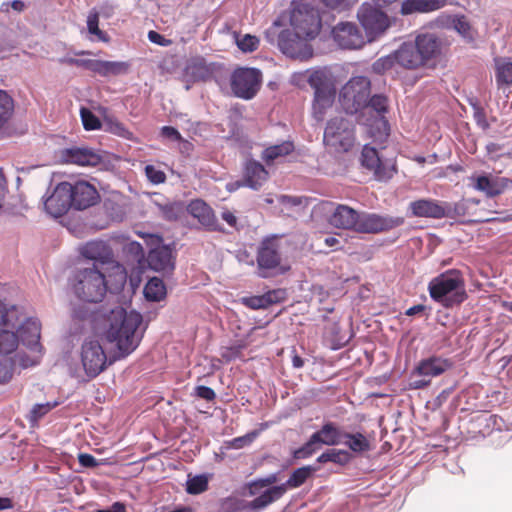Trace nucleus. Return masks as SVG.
<instances>
[{"mask_svg": "<svg viewBox=\"0 0 512 512\" xmlns=\"http://www.w3.org/2000/svg\"><path fill=\"white\" fill-rule=\"evenodd\" d=\"M142 321V315L138 312H127L122 307L111 310L105 337L108 342L115 344L119 356L126 357L139 346L143 338V331L139 330Z\"/></svg>", "mask_w": 512, "mask_h": 512, "instance_id": "nucleus-1", "label": "nucleus"}, {"mask_svg": "<svg viewBox=\"0 0 512 512\" xmlns=\"http://www.w3.org/2000/svg\"><path fill=\"white\" fill-rule=\"evenodd\" d=\"M428 289L431 298L445 307L460 304L467 297L464 290V279L460 271L456 269L448 270L433 278Z\"/></svg>", "mask_w": 512, "mask_h": 512, "instance_id": "nucleus-2", "label": "nucleus"}, {"mask_svg": "<svg viewBox=\"0 0 512 512\" xmlns=\"http://www.w3.org/2000/svg\"><path fill=\"white\" fill-rule=\"evenodd\" d=\"M72 287L80 300L90 303L101 302L107 291L105 275L96 265L78 269Z\"/></svg>", "mask_w": 512, "mask_h": 512, "instance_id": "nucleus-3", "label": "nucleus"}, {"mask_svg": "<svg viewBox=\"0 0 512 512\" xmlns=\"http://www.w3.org/2000/svg\"><path fill=\"white\" fill-rule=\"evenodd\" d=\"M282 246V238L276 235L261 241L256 254L258 275L261 278L281 275L290 269V266L282 261Z\"/></svg>", "mask_w": 512, "mask_h": 512, "instance_id": "nucleus-4", "label": "nucleus"}, {"mask_svg": "<svg viewBox=\"0 0 512 512\" xmlns=\"http://www.w3.org/2000/svg\"><path fill=\"white\" fill-rule=\"evenodd\" d=\"M355 125L343 116L328 120L323 134V144L331 153L349 152L355 144Z\"/></svg>", "mask_w": 512, "mask_h": 512, "instance_id": "nucleus-5", "label": "nucleus"}, {"mask_svg": "<svg viewBox=\"0 0 512 512\" xmlns=\"http://www.w3.org/2000/svg\"><path fill=\"white\" fill-rule=\"evenodd\" d=\"M371 82L365 76L351 78L341 89L339 102L346 113L354 114L366 107Z\"/></svg>", "mask_w": 512, "mask_h": 512, "instance_id": "nucleus-6", "label": "nucleus"}, {"mask_svg": "<svg viewBox=\"0 0 512 512\" xmlns=\"http://www.w3.org/2000/svg\"><path fill=\"white\" fill-rule=\"evenodd\" d=\"M290 24L298 38L314 39L321 30L319 12L308 4H298L292 10Z\"/></svg>", "mask_w": 512, "mask_h": 512, "instance_id": "nucleus-7", "label": "nucleus"}, {"mask_svg": "<svg viewBox=\"0 0 512 512\" xmlns=\"http://www.w3.org/2000/svg\"><path fill=\"white\" fill-rule=\"evenodd\" d=\"M342 431L334 422H326L314 432L309 440L300 448L295 450L294 457L305 459L315 453L322 445L335 446L342 443Z\"/></svg>", "mask_w": 512, "mask_h": 512, "instance_id": "nucleus-8", "label": "nucleus"}, {"mask_svg": "<svg viewBox=\"0 0 512 512\" xmlns=\"http://www.w3.org/2000/svg\"><path fill=\"white\" fill-rule=\"evenodd\" d=\"M261 84L262 73L257 68L239 67L231 74V90L238 98L252 99L258 93Z\"/></svg>", "mask_w": 512, "mask_h": 512, "instance_id": "nucleus-9", "label": "nucleus"}, {"mask_svg": "<svg viewBox=\"0 0 512 512\" xmlns=\"http://www.w3.org/2000/svg\"><path fill=\"white\" fill-rule=\"evenodd\" d=\"M412 216L441 219L462 215L463 206L435 199H419L409 204Z\"/></svg>", "mask_w": 512, "mask_h": 512, "instance_id": "nucleus-10", "label": "nucleus"}, {"mask_svg": "<svg viewBox=\"0 0 512 512\" xmlns=\"http://www.w3.org/2000/svg\"><path fill=\"white\" fill-rule=\"evenodd\" d=\"M358 19L365 30L367 40L372 42L382 36L390 27L388 16L381 10L364 4L358 11Z\"/></svg>", "mask_w": 512, "mask_h": 512, "instance_id": "nucleus-11", "label": "nucleus"}, {"mask_svg": "<svg viewBox=\"0 0 512 512\" xmlns=\"http://www.w3.org/2000/svg\"><path fill=\"white\" fill-rule=\"evenodd\" d=\"M361 164L373 173L375 180L387 182L397 173V165L394 160H381L378 151L369 145H365L361 152Z\"/></svg>", "mask_w": 512, "mask_h": 512, "instance_id": "nucleus-12", "label": "nucleus"}, {"mask_svg": "<svg viewBox=\"0 0 512 512\" xmlns=\"http://www.w3.org/2000/svg\"><path fill=\"white\" fill-rule=\"evenodd\" d=\"M81 362L85 373L94 378L107 366V355L99 341L85 340L81 347Z\"/></svg>", "mask_w": 512, "mask_h": 512, "instance_id": "nucleus-13", "label": "nucleus"}, {"mask_svg": "<svg viewBox=\"0 0 512 512\" xmlns=\"http://www.w3.org/2000/svg\"><path fill=\"white\" fill-rule=\"evenodd\" d=\"M403 217L382 216L376 213H359L356 232L377 234L401 226Z\"/></svg>", "mask_w": 512, "mask_h": 512, "instance_id": "nucleus-14", "label": "nucleus"}, {"mask_svg": "<svg viewBox=\"0 0 512 512\" xmlns=\"http://www.w3.org/2000/svg\"><path fill=\"white\" fill-rule=\"evenodd\" d=\"M278 491V488H269L252 501L228 497L224 501V507L229 512H258L277 501Z\"/></svg>", "mask_w": 512, "mask_h": 512, "instance_id": "nucleus-15", "label": "nucleus"}, {"mask_svg": "<svg viewBox=\"0 0 512 512\" xmlns=\"http://www.w3.org/2000/svg\"><path fill=\"white\" fill-rule=\"evenodd\" d=\"M71 206L75 210H86L96 205L100 200L97 189L87 181L67 182Z\"/></svg>", "mask_w": 512, "mask_h": 512, "instance_id": "nucleus-16", "label": "nucleus"}, {"mask_svg": "<svg viewBox=\"0 0 512 512\" xmlns=\"http://www.w3.org/2000/svg\"><path fill=\"white\" fill-rule=\"evenodd\" d=\"M79 254L90 261H93L92 266H98L101 270L105 265H116L118 263L114 259V253L111 246L103 240H92L81 245Z\"/></svg>", "mask_w": 512, "mask_h": 512, "instance_id": "nucleus-17", "label": "nucleus"}, {"mask_svg": "<svg viewBox=\"0 0 512 512\" xmlns=\"http://www.w3.org/2000/svg\"><path fill=\"white\" fill-rule=\"evenodd\" d=\"M334 41L343 49H360L366 38L360 28L353 22H339L332 29Z\"/></svg>", "mask_w": 512, "mask_h": 512, "instance_id": "nucleus-18", "label": "nucleus"}, {"mask_svg": "<svg viewBox=\"0 0 512 512\" xmlns=\"http://www.w3.org/2000/svg\"><path fill=\"white\" fill-rule=\"evenodd\" d=\"M68 191L67 181L56 185L52 194L44 201V209L48 215L59 218L72 208Z\"/></svg>", "mask_w": 512, "mask_h": 512, "instance_id": "nucleus-19", "label": "nucleus"}, {"mask_svg": "<svg viewBox=\"0 0 512 512\" xmlns=\"http://www.w3.org/2000/svg\"><path fill=\"white\" fill-rule=\"evenodd\" d=\"M185 211L198 219L208 230L218 231L220 229L213 210L204 201L199 199L191 201Z\"/></svg>", "mask_w": 512, "mask_h": 512, "instance_id": "nucleus-20", "label": "nucleus"}, {"mask_svg": "<svg viewBox=\"0 0 512 512\" xmlns=\"http://www.w3.org/2000/svg\"><path fill=\"white\" fill-rule=\"evenodd\" d=\"M149 267L157 272L170 273L174 269L172 250L168 246L152 249L147 257Z\"/></svg>", "mask_w": 512, "mask_h": 512, "instance_id": "nucleus-21", "label": "nucleus"}, {"mask_svg": "<svg viewBox=\"0 0 512 512\" xmlns=\"http://www.w3.org/2000/svg\"><path fill=\"white\" fill-rule=\"evenodd\" d=\"M359 213L353 208L339 204L329 217V223L338 228L356 231Z\"/></svg>", "mask_w": 512, "mask_h": 512, "instance_id": "nucleus-22", "label": "nucleus"}, {"mask_svg": "<svg viewBox=\"0 0 512 512\" xmlns=\"http://www.w3.org/2000/svg\"><path fill=\"white\" fill-rule=\"evenodd\" d=\"M307 82L314 89V95L336 94L335 80L327 69H317L312 71Z\"/></svg>", "mask_w": 512, "mask_h": 512, "instance_id": "nucleus-23", "label": "nucleus"}, {"mask_svg": "<svg viewBox=\"0 0 512 512\" xmlns=\"http://www.w3.org/2000/svg\"><path fill=\"white\" fill-rule=\"evenodd\" d=\"M452 367V362L449 359L442 357L432 356L422 359L415 367L413 374L424 377H437L446 372Z\"/></svg>", "mask_w": 512, "mask_h": 512, "instance_id": "nucleus-24", "label": "nucleus"}, {"mask_svg": "<svg viewBox=\"0 0 512 512\" xmlns=\"http://www.w3.org/2000/svg\"><path fill=\"white\" fill-rule=\"evenodd\" d=\"M269 173L256 160H248L243 171V185L258 190L268 179Z\"/></svg>", "mask_w": 512, "mask_h": 512, "instance_id": "nucleus-25", "label": "nucleus"}, {"mask_svg": "<svg viewBox=\"0 0 512 512\" xmlns=\"http://www.w3.org/2000/svg\"><path fill=\"white\" fill-rule=\"evenodd\" d=\"M415 47L422 57L424 65L432 59L438 57L441 53V42L437 36L431 33L420 34L416 37Z\"/></svg>", "mask_w": 512, "mask_h": 512, "instance_id": "nucleus-26", "label": "nucleus"}, {"mask_svg": "<svg viewBox=\"0 0 512 512\" xmlns=\"http://www.w3.org/2000/svg\"><path fill=\"white\" fill-rule=\"evenodd\" d=\"M394 58L399 66L408 70H414L424 66L422 57L417 51V47H415L414 43L411 42L403 43L394 52Z\"/></svg>", "mask_w": 512, "mask_h": 512, "instance_id": "nucleus-27", "label": "nucleus"}, {"mask_svg": "<svg viewBox=\"0 0 512 512\" xmlns=\"http://www.w3.org/2000/svg\"><path fill=\"white\" fill-rule=\"evenodd\" d=\"M474 187L484 192L488 197H495L512 188V179L506 177L490 179L488 176H478Z\"/></svg>", "mask_w": 512, "mask_h": 512, "instance_id": "nucleus-28", "label": "nucleus"}, {"mask_svg": "<svg viewBox=\"0 0 512 512\" xmlns=\"http://www.w3.org/2000/svg\"><path fill=\"white\" fill-rule=\"evenodd\" d=\"M21 342L32 350L40 348L41 324L37 319L28 318L18 329Z\"/></svg>", "mask_w": 512, "mask_h": 512, "instance_id": "nucleus-29", "label": "nucleus"}, {"mask_svg": "<svg viewBox=\"0 0 512 512\" xmlns=\"http://www.w3.org/2000/svg\"><path fill=\"white\" fill-rule=\"evenodd\" d=\"M314 468L311 466H303L292 472L288 480L278 486H273L272 488H278L277 500L280 499L287 491L288 488H298L303 485L309 477L312 476Z\"/></svg>", "mask_w": 512, "mask_h": 512, "instance_id": "nucleus-30", "label": "nucleus"}, {"mask_svg": "<svg viewBox=\"0 0 512 512\" xmlns=\"http://www.w3.org/2000/svg\"><path fill=\"white\" fill-rule=\"evenodd\" d=\"M214 68L203 58H194L186 66V74L194 81H208L213 77Z\"/></svg>", "mask_w": 512, "mask_h": 512, "instance_id": "nucleus-31", "label": "nucleus"}, {"mask_svg": "<svg viewBox=\"0 0 512 512\" xmlns=\"http://www.w3.org/2000/svg\"><path fill=\"white\" fill-rule=\"evenodd\" d=\"M65 157L67 162L80 166H95L100 161V157L96 153L81 148L67 149Z\"/></svg>", "mask_w": 512, "mask_h": 512, "instance_id": "nucleus-32", "label": "nucleus"}, {"mask_svg": "<svg viewBox=\"0 0 512 512\" xmlns=\"http://www.w3.org/2000/svg\"><path fill=\"white\" fill-rule=\"evenodd\" d=\"M294 149L295 146L292 141H284L280 144L272 145L264 149L261 154V158L267 165H271L274 161L291 154Z\"/></svg>", "mask_w": 512, "mask_h": 512, "instance_id": "nucleus-33", "label": "nucleus"}, {"mask_svg": "<svg viewBox=\"0 0 512 512\" xmlns=\"http://www.w3.org/2000/svg\"><path fill=\"white\" fill-rule=\"evenodd\" d=\"M130 63L126 61H104L98 60L97 72L96 74L108 77V76H118L122 74L128 73L130 70Z\"/></svg>", "mask_w": 512, "mask_h": 512, "instance_id": "nucleus-34", "label": "nucleus"}, {"mask_svg": "<svg viewBox=\"0 0 512 512\" xmlns=\"http://www.w3.org/2000/svg\"><path fill=\"white\" fill-rule=\"evenodd\" d=\"M298 39L295 31L293 33L289 30H283L278 36V46L284 54L290 57H296L298 54V46L300 45Z\"/></svg>", "mask_w": 512, "mask_h": 512, "instance_id": "nucleus-35", "label": "nucleus"}, {"mask_svg": "<svg viewBox=\"0 0 512 512\" xmlns=\"http://www.w3.org/2000/svg\"><path fill=\"white\" fill-rule=\"evenodd\" d=\"M336 94L314 95L312 115L318 122H322L327 110L332 107Z\"/></svg>", "mask_w": 512, "mask_h": 512, "instance_id": "nucleus-36", "label": "nucleus"}, {"mask_svg": "<svg viewBox=\"0 0 512 512\" xmlns=\"http://www.w3.org/2000/svg\"><path fill=\"white\" fill-rule=\"evenodd\" d=\"M14 114V100L4 90H0V129L4 128Z\"/></svg>", "mask_w": 512, "mask_h": 512, "instance_id": "nucleus-37", "label": "nucleus"}, {"mask_svg": "<svg viewBox=\"0 0 512 512\" xmlns=\"http://www.w3.org/2000/svg\"><path fill=\"white\" fill-rule=\"evenodd\" d=\"M144 295L149 301H160L166 296V288L160 278H151L144 287Z\"/></svg>", "mask_w": 512, "mask_h": 512, "instance_id": "nucleus-38", "label": "nucleus"}, {"mask_svg": "<svg viewBox=\"0 0 512 512\" xmlns=\"http://www.w3.org/2000/svg\"><path fill=\"white\" fill-rule=\"evenodd\" d=\"M346 441L344 444L349 447L353 452L361 453L370 449V444L367 438L362 433H342V440Z\"/></svg>", "mask_w": 512, "mask_h": 512, "instance_id": "nucleus-39", "label": "nucleus"}, {"mask_svg": "<svg viewBox=\"0 0 512 512\" xmlns=\"http://www.w3.org/2000/svg\"><path fill=\"white\" fill-rule=\"evenodd\" d=\"M157 207L161 217L167 221H176L185 213V207L181 202L157 204Z\"/></svg>", "mask_w": 512, "mask_h": 512, "instance_id": "nucleus-40", "label": "nucleus"}, {"mask_svg": "<svg viewBox=\"0 0 512 512\" xmlns=\"http://www.w3.org/2000/svg\"><path fill=\"white\" fill-rule=\"evenodd\" d=\"M105 131L117 135L119 137L130 140L133 138V133L115 117L104 118Z\"/></svg>", "mask_w": 512, "mask_h": 512, "instance_id": "nucleus-41", "label": "nucleus"}, {"mask_svg": "<svg viewBox=\"0 0 512 512\" xmlns=\"http://www.w3.org/2000/svg\"><path fill=\"white\" fill-rule=\"evenodd\" d=\"M349 460L350 454L346 450L341 449H329L317 458L319 463L332 462L339 465H345Z\"/></svg>", "mask_w": 512, "mask_h": 512, "instance_id": "nucleus-42", "label": "nucleus"}, {"mask_svg": "<svg viewBox=\"0 0 512 512\" xmlns=\"http://www.w3.org/2000/svg\"><path fill=\"white\" fill-rule=\"evenodd\" d=\"M18 334L7 329L0 331V354H9L16 350L19 342Z\"/></svg>", "mask_w": 512, "mask_h": 512, "instance_id": "nucleus-43", "label": "nucleus"}, {"mask_svg": "<svg viewBox=\"0 0 512 512\" xmlns=\"http://www.w3.org/2000/svg\"><path fill=\"white\" fill-rule=\"evenodd\" d=\"M209 479L205 474L191 477L186 482V492L190 495H198L208 490Z\"/></svg>", "mask_w": 512, "mask_h": 512, "instance_id": "nucleus-44", "label": "nucleus"}, {"mask_svg": "<svg viewBox=\"0 0 512 512\" xmlns=\"http://www.w3.org/2000/svg\"><path fill=\"white\" fill-rule=\"evenodd\" d=\"M87 29L90 34L95 35L99 41L108 42L109 36L99 28V13L91 11L87 17Z\"/></svg>", "mask_w": 512, "mask_h": 512, "instance_id": "nucleus-45", "label": "nucleus"}, {"mask_svg": "<svg viewBox=\"0 0 512 512\" xmlns=\"http://www.w3.org/2000/svg\"><path fill=\"white\" fill-rule=\"evenodd\" d=\"M80 117L85 130L93 131L101 129L102 124L100 119L90 109L81 107Z\"/></svg>", "mask_w": 512, "mask_h": 512, "instance_id": "nucleus-46", "label": "nucleus"}, {"mask_svg": "<svg viewBox=\"0 0 512 512\" xmlns=\"http://www.w3.org/2000/svg\"><path fill=\"white\" fill-rule=\"evenodd\" d=\"M496 81L499 86L512 84V62L507 61L497 65Z\"/></svg>", "mask_w": 512, "mask_h": 512, "instance_id": "nucleus-47", "label": "nucleus"}, {"mask_svg": "<svg viewBox=\"0 0 512 512\" xmlns=\"http://www.w3.org/2000/svg\"><path fill=\"white\" fill-rule=\"evenodd\" d=\"M15 362L12 358L0 360V384H7L13 378Z\"/></svg>", "mask_w": 512, "mask_h": 512, "instance_id": "nucleus-48", "label": "nucleus"}, {"mask_svg": "<svg viewBox=\"0 0 512 512\" xmlns=\"http://www.w3.org/2000/svg\"><path fill=\"white\" fill-rule=\"evenodd\" d=\"M366 107L382 115L388 111V98L383 94H375L367 99Z\"/></svg>", "mask_w": 512, "mask_h": 512, "instance_id": "nucleus-49", "label": "nucleus"}, {"mask_svg": "<svg viewBox=\"0 0 512 512\" xmlns=\"http://www.w3.org/2000/svg\"><path fill=\"white\" fill-rule=\"evenodd\" d=\"M473 109V119L477 126L483 131H487L490 128V123L487 120L486 112L484 108L479 104L478 101L471 102Z\"/></svg>", "mask_w": 512, "mask_h": 512, "instance_id": "nucleus-50", "label": "nucleus"}, {"mask_svg": "<svg viewBox=\"0 0 512 512\" xmlns=\"http://www.w3.org/2000/svg\"><path fill=\"white\" fill-rule=\"evenodd\" d=\"M396 63V59L394 58V53L381 57L377 59L373 65L372 69L377 74H384L385 72L391 70Z\"/></svg>", "mask_w": 512, "mask_h": 512, "instance_id": "nucleus-51", "label": "nucleus"}, {"mask_svg": "<svg viewBox=\"0 0 512 512\" xmlns=\"http://www.w3.org/2000/svg\"><path fill=\"white\" fill-rule=\"evenodd\" d=\"M447 4V0H417L415 9L419 12L427 13L441 9Z\"/></svg>", "mask_w": 512, "mask_h": 512, "instance_id": "nucleus-52", "label": "nucleus"}, {"mask_svg": "<svg viewBox=\"0 0 512 512\" xmlns=\"http://www.w3.org/2000/svg\"><path fill=\"white\" fill-rule=\"evenodd\" d=\"M277 482L276 474H271L265 478L257 479L248 484L249 495L253 496L261 488L268 487Z\"/></svg>", "mask_w": 512, "mask_h": 512, "instance_id": "nucleus-53", "label": "nucleus"}, {"mask_svg": "<svg viewBox=\"0 0 512 512\" xmlns=\"http://www.w3.org/2000/svg\"><path fill=\"white\" fill-rule=\"evenodd\" d=\"M244 345H234L229 347H222L220 350V356L224 362L229 363L239 357H241L242 350L244 349Z\"/></svg>", "mask_w": 512, "mask_h": 512, "instance_id": "nucleus-54", "label": "nucleus"}, {"mask_svg": "<svg viewBox=\"0 0 512 512\" xmlns=\"http://www.w3.org/2000/svg\"><path fill=\"white\" fill-rule=\"evenodd\" d=\"M237 46L243 52H253L259 46V39L256 36L247 34L243 38L237 40Z\"/></svg>", "mask_w": 512, "mask_h": 512, "instance_id": "nucleus-55", "label": "nucleus"}, {"mask_svg": "<svg viewBox=\"0 0 512 512\" xmlns=\"http://www.w3.org/2000/svg\"><path fill=\"white\" fill-rule=\"evenodd\" d=\"M16 314L14 307L8 309L4 303L0 301V327H15V323L12 322L13 316Z\"/></svg>", "mask_w": 512, "mask_h": 512, "instance_id": "nucleus-56", "label": "nucleus"}, {"mask_svg": "<svg viewBox=\"0 0 512 512\" xmlns=\"http://www.w3.org/2000/svg\"><path fill=\"white\" fill-rule=\"evenodd\" d=\"M145 174L153 184H161L166 180L165 173L162 170L155 168L153 165H147L145 167Z\"/></svg>", "mask_w": 512, "mask_h": 512, "instance_id": "nucleus-57", "label": "nucleus"}, {"mask_svg": "<svg viewBox=\"0 0 512 512\" xmlns=\"http://www.w3.org/2000/svg\"><path fill=\"white\" fill-rule=\"evenodd\" d=\"M56 406V403L51 404L49 402L44 404H36L31 410L30 420L38 421L44 415H46L52 408Z\"/></svg>", "mask_w": 512, "mask_h": 512, "instance_id": "nucleus-58", "label": "nucleus"}, {"mask_svg": "<svg viewBox=\"0 0 512 512\" xmlns=\"http://www.w3.org/2000/svg\"><path fill=\"white\" fill-rule=\"evenodd\" d=\"M160 134L162 137L164 138H167L171 141H176V142H182L184 143V145L186 146H189L190 143L188 141H184L180 132L172 127V126H163L160 130Z\"/></svg>", "mask_w": 512, "mask_h": 512, "instance_id": "nucleus-59", "label": "nucleus"}, {"mask_svg": "<svg viewBox=\"0 0 512 512\" xmlns=\"http://www.w3.org/2000/svg\"><path fill=\"white\" fill-rule=\"evenodd\" d=\"M266 306H270L272 304L280 303L285 299V290L283 289H275L270 290L263 294Z\"/></svg>", "mask_w": 512, "mask_h": 512, "instance_id": "nucleus-60", "label": "nucleus"}, {"mask_svg": "<svg viewBox=\"0 0 512 512\" xmlns=\"http://www.w3.org/2000/svg\"><path fill=\"white\" fill-rule=\"evenodd\" d=\"M278 201L285 207H298V206H306V198L305 197H297V196H288L281 195L278 198Z\"/></svg>", "mask_w": 512, "mask_h": 512, "instance_id": "nucleus-61", "label": "nucleus"}, {"mask_svg": "<svg viewBox=\"0 0 512 512\" xmlns=\"http://www.w3.org/2000/svg\"><path fill=\"white\" fill-rule=\"evenodd\" d=\"M255 436H256V433L253 432V433H249L247 435L241 436V437H236L228 443V446L233 449H241V448L251 444L253 442V440L255 439Z\"/></svg>", "mask_w": 512, "mask_h": 512, "instance_id": "nucleus-62", "label": "nucleus"}, {"mask_svg": "<svg viewBox=\"0 0 512 512\" xmlns=\"http://www.w3.org/2000/svg\"><path fill=\"white\" fill-rule=\"evenodd\" d=\"M243 303L252 309L267 308L263 295L244 298Z\"/></svg>", "mask_w": 512, "mask_h": 512, "instance_id": "nucleus-63", "label": "nucleus"}, {"mask_svg": "<svg viewBox=\"0 0 512 512\" xmlns=\"http://www.w3.org/2000/svg\"><path fill=\"white\" fill-rule=\"evenodd\" d=\"M196 395L199 398H202L207 401H213L216 398L214 390L208 386L203 385L196 387Z\"/></svg>", "mask_w": 512, "mask_h": 512, "instance_id": "nucleus-64", "label": "nucleus"}]
</instances>
